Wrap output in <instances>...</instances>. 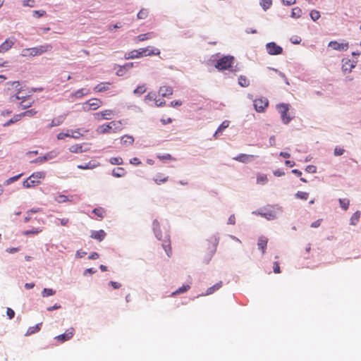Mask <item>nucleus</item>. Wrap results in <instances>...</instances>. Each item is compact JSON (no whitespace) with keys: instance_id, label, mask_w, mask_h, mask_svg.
I'll return each mask as SVG.
<instances>
[{"instance_id":"nucleus-48","label":"nucleus","mask_w":361,"mask_h":361,"mask_svg":"<svg viewBox=\"0 0 361 361\" xmlns=\"http://www.w3.org/2000/svg\"><path fill=\"white\" fill-rule=\"evenodd\" d=\"M146 92V87H145V85H140L138 86L135 90H134V94H137V95H141L142 94H144L145 92Z\"/></svg>"},{"instance_id":"nucleus-9","label":"nucleus","mask_w":361,"mask_h":361,"mask_svg":"<svg viewBox=\"0 0 361 361\" xmlns=\"http://www.w3.org/2000/svg\"><path fill=\"white\" fill-rule=\"evenodd\" d=\"M267 51L270 55L281 54L283 51L281 47L277 45L275 42H269L266 45Z\"/></svg>"},{"instance_id":"nucleus-29","label":"nucleus","mask_w":361,"mask_h":361,"mask_svg":"<svg viewBox=\"0 0 361 361\" xmlns=\"http://www.w3.org/2000/svg\"><path fill=\"white\" fill-rule=\"evenodd\" d=\"M154 36L153 32H147L145 34H141L136 37L138 42H143L145 40L152 38Z\"/></svg>"},{"instance_id":"nucleus-20","label":"nucleus","mask_w":361,"mask_h":361,"mask_svg":"<svg viewBox=\"0 0 361 361\" xmlns=\"http://www.w3.org/2000/svg\"><path fill=\"white\" fill-rule=\"evenodd\" d=\"M267 243H268L267 238L265 237H260L258 239L257 246H258V248L262 251V254H264L265 252Z\"/></svg>"},{"instance_id":"nucleus-5","label":"nucleus","mask_w":361,"mask_h":361,"mask_svg":"<svg viewBox=\"0 0 361 361\" xmlns=\"http://www.w3.org/2000/svg\"><path fill=\"white\" fill-rule=\"evenodd\" d=\"M102 105V102L97 98H92L82 104V109L84 111L96 110Z\"/></svg>"},{"instance_id":"nucleus-43","label":"nucleus","mask_w":361,"mask_h":361,"mask_svg":"<svg viewBox=\"0 0 361 361\" xmlns=\"http://www.w3.org/2000/svg\"><path fill=\"white\" fill-rule=\"evenodd\" d=\"M37 111H36L35 109H30V110L25 111L20 114L21 116V118L25 117V116L32 117V116H35L37 114Z\"/></svg>"},{"instance_id":"nucleus-6","label":"nucleus","mask_w":361,"mask_h":361,"mask_svg":"<svg viewBox=\"0 0 361 361\" xmlns=\"http://www.w3.org/2000/svg\"><path fill=\"white\" fill-rule=\"evenodd\" d=\"M290 105L288 104H279L276 106V108L281 114V119L283 123L288 124L291 118L288 115Z\"/></svg>"},{"instance_id":"nucleus-63","label":"nucleus","mask_w":361,"mask_h":361,"mask_svg":"<svg viewBox=\"0 0 361 361\" xmlns=\"http://www.w3.org/2000/svg\"><path fill=\"white\" fill-rule=\"evenodd\" d=\"M344 152V149L340 147H336L334 149V154L336 156H340L342 155Z\"/></svg>"},{"instance_id":"nucleus-50","label":"nucleus","mask_w":361,"mask_h":361,"mask_svg":"<svg viewBox=\"0 0 361 361\" xmlns=\"http://www.w3.org/2000/svg\"><path fill=\"white\" fill-rule=\"evenodd\" d=\"M310 18H312V20L314 21H316L317 20H318L319 18H320V13L317 10H312L310 12Z\"/></svg>"},{"instance_id":"nucleus-60","label":"nucleus","mask_w":361,"mask_h":361,"mask_svg":"<svg viewBox=\"0 0 361 361\" xmlns=\"http://www.w3.org/2000/svg\"><path fill=\"white\" fill-rule=\"evenodd\" d=\"M33 14L34 16H36L37 18H40L46 14V11L43 10L34 11Z\"/></svg>"},{"instance_id":"nucleus-35","label":"nucleus","mask_w":361,"mask_h":361,"mask_svg":"<svg viewBox=\"0 0 361 361\" xmlns=\"http://www.w3.org/2000/svg\"><path fill=\"white\" fill-rule=\"evenodd\" d=\"M152 226L154 232L155 233L157 238L159 239L161 235L159 223L158 222L157 220H154L153 221Z\"/></svg>"},{"instance_id":"nucleus-62","label":"nucleus","mask_w":361,"mask_h":361,"mask_svg":"<svg viewBox=\"0 0 361 361\" xmlns=\"http://www.w3.org/2000/svg\"><path fill=\"white\" fill-rule=\"evenodd\" d=\"M109 285L111 286L114 289H118L121 287V284L120 283L112 281L109 282Z\"/></svg>"},{"instance_id":"nucleus-18","label":"nucleus","mask_w":361,"mask_h":361,"mask_svg":"<svg viewBox=\"0 0 361 361\" xmlns=\"http://www.w3.org/2000/svg\"><path fill=\"white\" fill-rule=\"evenodd\" d=\"M343 61L342 69L345 73L351 72L352 69L355 67V63L352 62L350 59L343 60Z\"/></svg>"},{"instance_id":"nucleus-26","label":"nucleus","mask_w":361,"mask_h":361,"mask_svg":"<svg viewBox=\"0 0 361 361\" xmlns=\"http://www.w3.org/2000/svg\"><path fill=\"white\" fill-rule=\"evenodd\" d=\"M229 126V121H224L222 122V123L219 126L216 131L215 132L214 137H217V135L219 133H221L224 129L228 128Z\"/></svg>"},{"instance_id":"nucleus-28","label":"nucleus","mask_w":361,"mask_h":361,"mask_svg":"<svg viewBox=\"0 0 361 361\" xmlns=\"http://www.w3.org/2000/svg\"><path fill=\"white\" fill-rule=\"evenodd\" d=\"M109 82L99 83L94 87V90L97 92H104L109 89Z\"/></svg>"},{"instance_id":"nucleus-52","label":"nucleus","mask_w":361,"mask_h":361,"mask_svg":"<svg viewBox=\"0 0 361 361\" xmlns=\"http://www.w3.org/2000/svg\"><path fill=\"white\" fill-rule=\"evenodd\" d=\"M51 159V156L49 154L44 155V157H39L35 159V162L42 163L49 159Z\"/></svg>"},{"instance_id":"nucleus-15","label":"nucleus","mask_w":361,"mask_h":361,"mask_svg":"<svg viewBox=\"0 0 361 361\" xmlns=\"http://www.w3.org/2000/svg\"><path fill=\"white\" fill-rule=\"evenodd\" d=\"M15 39L13 38H8L0 45V53H4L9 50L14 44Z\"/></svg>"},{"instance_id":"nucleus-37","label":"nucleus","mask_w":361,"mask_h":361,"mask_svg":"<svg viewBox=\"0 0 361 361\" xmlns=\"http://www.w3.org/2000/svg\"><path fill=\"white\" fill-rule=\"evenodd\" d=\"M190 286L189 285H183L181 287H180L178 289H177L176 291L172 293V295H176L177 294L183 293L186 291H188L190 289Z\"/></svg>"},{"instance_id":"nucleus-38","label":"nucleus","mask_w":361,"mask_h":361,"mask_svg":"<svg viewBox=\"0 0 361 361\" xmlns=\"http://www.w3.org/2000/svg\"><path fill=\"white\" fill-rule=\"evenodd\" d=\"M21 119L20 114H16L13 116L10 120H8L6 123L4 124V126H8Z\"/></svg>"},{"instance_id":"nucleus-2","label":"nucleus","mask_w":361,"mask_h":361,"mask_svg":"<svg viewBox=\"0 0 361 361\" xmlns=\"http://www.w3.org/2000/svg\"><path fill=\"white\" fill-rule=\"evenodd\" d=\"M123 123L121 121H113L106 125L99 126L98 131L102 134L110 133L111 130L113 133H117L123 129Z\"/></svg>"},{"instance_id":"nucleus-10","label":"nucleus","mask_w":361,"mask_h":361,"mask_svg":"<svg viewBox=\"0 0 361 361\" xmlns=\"http://www.w3.org/2000/svg\"><path fill=\"white\" fill-rule=\"evenodd\" d=\"M113 116L114 111L111 109H106L94 114V118L99 121L102 119H111Z\"/></svg>"},{"instance_id":"nucleus-64","label":"nucleus","mask_w":361,"mask_h":361,"mask_svg":"<svg viewBox=\"0 0 361 361\" xmlns=\"http://www.w3.org/2000/svg\"><path fill=\"white\" fill-rule=\"evenodd\" d=\"M145 100H156L155 99V94L152 92L148 93L145 96Z\"/></svg>"},{"instance_id":"nucleus-56","label":"nucleus","mask_w":361,"mask_h":361,"mask_svg":"<svg viewBox=\"0 0 361 361\" xmlns=\"http://www.w3.org/2000/svg\"><path fill=\"white\" fill-rule=\"evenodd\" d=\"M305 171L307 173H314L317 172V167L313 165H309L306 167Z\"/></svg>"},{"instance_id":"nucleus-4","label":"nucleus","mask_w":361,"mask_h":361,"mask_svg":"<svg viewBox=\"0 0 361 361\" xmlns=\"http://www.w3.org/2000/svg\"><path fill=\"white\" fill-rule=\"evenodd\" d=\"M233 56H224L216 61L215 64V68H217L219 71L227 70L233 66Z\"/></svg>"},{"instance_id":"nucleus-11","label":"nucleus","mask_w":361,"mask_h":361,"mask_svg":"<svg viewBox=\"0 0 361 361\" xmlns=\"http://www.w3.org/2000/svg\"><path fill=\"white\" fill-rule=\"evenodd\" d=\"M8 85H11L14 87L16 90L18 91L17 93L10 97V102H14L16 100H19L23 99L21 97L19 96V93L21 90L20 83L18 81H13V82H9L7 83Z\"/></svg>"},{"instance_id":"nucleus-16","label":"nucleus","mask_w":361,"mask_h":361,"mask_svg":"<svg viewBox=\"0 0 361 361\" xmlns=\"http://www.w3.org/2000/svg\"><path fill=\"white\" fill-rule=\"evenodd\" d=\"M66 115H60L57 117H55L51 122V123L47 126L48 128H51L53 127H56L61 125L66 119Z\"/></svg>"},{"instance_id":"nucleus-21","label":"nucleus","mask_w":361,"mask_h":361,"mask_svg":"<svg viewBox=\"0 0 361 361\" xmlns=\"http://www.w3.org/2000/svg\"><path fill=\"white\" fill-rule=\"evenodd\" d=\"M140 57H142L141 53H140V49H134V50L127 53L125 55L126 59H137V58H140Z\"/></svg>"},{"instance_id":"nucleus-44","label":"nucleus","mask_w":361,"mask_h":361,"mask_svg":"<svg viewBox=\"0 0 361 361\" xmlns=\"http://www.w3.org/2000/svg\"><path fill=\"white\" fill-rule=\"evenodd\" d=\"M149 12L146 8H142L137 13V17L138 19H145L148 16Z\"/></svg>"},{"instance_id":"nucleus-36","label":"nucleus","mask_w":361,"mask_h":361,"mask_svg":"<svg viewBox=\"0 0 361 361\" xmlns=\"http://www.w3.org/2000/svg\"><path fill=\"white\" fill-rule=\"evenodd\" d=\"M268 178L265 174H257V183L264 185L267 183Z\"/></svg>"},{"instance_id":"nucleus-39","label":"nucleus","mask_w":361,"mask_h":361,"mask_svg":"<svg viewBox=\"0 0 361 361\" xmlns=\"http://www.w3.org/2000/svg\"><path fill=\"white\" fill-rule=\"evenodd\" d=\"M81 128H78L76 130H71L70 132L71 133V137H73L74 139H79L82 136V134L81 133Z\"/></svg>"},{"instance_id":"nucleus-49","label":"nucleus","mask_w":361,"mask_h":361,"mask_svg":"<svg viewBox=\"0 0 361 361\" xmlns=\"http://www.w3.org/2000/svg\"><path fill=\"white\" fill-rule=\"evenodd\" d=\"M295 196H296V197H298L299 199H301V200H306L308 199L309 194L307 192H306L298 191L295 194Z\"/></svg>"},{"instance_id":"nucleus-55","label":"nucleus","mask_w":361,"mask_h":361,"mask_svg":"<svg viewBox=\"0 0 361 361\" xmlns=\"http://www.w3.org/2000/svg\"><path fill=\"white\" fill-rule=\"evenodd\" d=\"M96 166L95 164H92L91 162H89L87 164L85 165H78V168L80 169H94Z\"/></svg>"},{"instance_id":"nucleus-25","label":"nucleus","mask_w":361,"mask_h":361,"mask_svg":"<svg viewBox=\"0 0 361 361\" xmlns=\"http://www.w3.org/2000/svg\"><path fill=\"white\" fill-rule=\"evenodd\" d=\"M126 170L122 167H117L112 171L113 176L117 178L123 177L126 175Z\"/></svg>"},{"instance_id":"nucleus-30","label":"nucleus","mask_w":361,"mask_h":361,"mask_svg":"<svg viewBox=\"0 0 361 361\" xmlns=\"http://www.w3.org/2000/svg\"><path fill=\"white\" fill-rule=\"evenodd\" d=\"M222 286V282L219 281L212 286V287H209L206 292L205 295H211L214 293L216 290H219Z\"/></svg>"},{"instance_id":"nucleus-32","label":"nucleus","mask_w":361,"mask_h":361,"mask_svg":"<svg viewBox=\"0 0 361 361\" xmlns=\"http://www.w3.org/2000/svg\"><path fill=\"white\" fill-rule=\"evenodd\" d=\"M92 213H94L99 219H102L104 216L105 209L102 207H97L93 209Z\"/></svg>"},{"instance_id":"nucleus-46","label":"nucleus","mask_w":361,"mask_h":361,"mask_svg":"<svg viewBox=\"0 0 361 361\" xmlns=\"http://www.w3.org/2000/svg\"><path fill=\"white\" fill-rule=\"evenodd\" d=\"M260 5L263 8L264 10H267L272 5L271 0H261Z\"/></svg>"},{"instance_id":"nucleus-58","label":"nucleus","mask_w":361,"mask_h":361,"mask_svg":"<svg viewBox=\"0 0 361 361\" xmlns=\"http://www.w3.org/2000/svg\"><path fill=\"white\" fill-rule=\"evenodd\" d=\"M23 5L24 6L33 7L35 5V0H24L23 1Z\"/></svg>"},{"instance_id":"nucleus-47","label":"nucleus","mask_w":361,"mask_h":361,"mask_svg":"<svg viewBox=\"0 0 361 361\" xmlns=\"http://www.w3.org/2000/svg\"><path fill=\"white\" fill-rule=\"evenodd\" d=\"M109 162L113 165H121L123 164V159L121 157H111Z\"/></svg>"},{"instance_id":"nucleus-7","label":"nucleus","mask_w":361,"mask_h":361,"mask_svg":"<svg viewBox=\"0 0 361 361\" xmlns=\"http://www.w3.org/2000/svg\"><path fill=\"white\" fill-rule=\"evenodd\" d=\"M253 102L256 111L259 113L264 112L269 106V101L265 97L257 98Z\"/></svg>"},{"instance_id":"nucleus-42","label":"nucleus","mask_w":361,"mask_h":361,"mask_svg":"<svg viewBox=\"0 0 361 361\" xmlns=\"http://www.w3.org/2000/svg\"><path fill=\"white\" fill-rule=\"evenodd\" d=\"M339 204L342 209L344 210H347L348 209L350 201L348 199H339Z\"/></svg>"},{"instance_id":"nucleus-61","label":"nucleus","mask_w":361,"mask_h":361,"mask_svg":"<svg viewBox=\"0 0 361 361\" xmlns=\"http://www.w3.org/2000/svg\"><path fill=\"white\" fill-rule=\"evenodd\" d=\"M273 269L275 274H279L281 272L279 263L278 262H274Z\"/></svg>"},{"instance_id":"nucleus-41","label":"nucleus","mask_w":361,"mask_h":361,"mask_svg":"<svg viewBox=\"0 0 361 361\" xmlns=\"http://www.w3.org/2000/svg\"><path fill=\"white\" fill-rule=\"evenodd\" d=\"M55 201L58 203H64L71 201V200L66 195H59L55 197Z\"/></svg>"},{"instance_id":"nucleus-27","label":"nucleus","mask_w":361,"mask_h":361,"mask_svg":"<svg viewBox=\"0 0 361 361\" xmlns=\"http://www.w3.org/2000/svg\"><path fill=\"white\" fill-rule=\"evenodd\" d=\"M42 323L37 324L34 326H30L27 330V332L25 333V336H30L31 334H33L35 333L38 332L40 330Z\"/></svg>"},{"instance_id":"nucleus-57","label":"nucleus","mask_w":361,"mask_h":361,"mask_svg":"<svg viewBox=\"0 0 361 361\" xmlns=\"http://www.w3.org/2000/svg\"><path fill=\"white\" fill-rule=\"evenodd\" d=\"M66 137H71V135H69V131L67 133H60L57 135L58 140H64Z\"/></svg>"},{"instance_id":"nucleus-17","label":"nucleus","mask_w":361,"mask_h":361,"mask_svg":"<svg viewBox=\"0 0 361 361\" xmlns=\"http://www.w3.org/2000/svg\"><path fill=\"white\" fill-rule=\"evenodd\" d=\"M106 236V233L104 230L99 231H93L91 232L90 237L93 239L97 240L99 241H102L104 239Z\"/></svg>"},{"instance_id":"nucleus-12","label":"nucleus","mask_w":361,"mask_h":361,"mask_svg":"<svg viewBox=\"0 0 361 361\" xmlns=\"http://www.w3.org/2000/svg\"><path fill=\"white\" fill-rule=\"evenodd\" d=\"M140 49L141 56H158L160 54V51L156 48H152L151 47H147L145 48H142Z\"/></svg>"},{"instance_id":"nucleus-13","label":"nucleus","mask_w":361,"mask_h":361,"mask_svg":"<svg viewBox=\"0 0 361 361\" xmlns=\"http://www.w3.org/2000/svg\"><path fill=\"white\" fill-rule=\"evenodd\" d=\"M256 156L252 154H240L238 156L234 157L233 159L241 163L246 164L250 162Z\"/></svg>"},{"instance_id":"nucleus-22","label":"nucleus","mask_w":361,"mask_h":361,"mask_svg":"<svg viewBox=\"0 0 361 361\" xmlns=\"http://www.w3.org/2000/svg\"><path fill=\"white\" fill-rule=\"evenodd\" d=\"M69 151L72 153H82L83 152H87V149H83L82 145L75 144V145H71L69 147Z\"/></svg>"},{"instance_id":"nucleus-34","label":"nucleus","mask_w":361,"mask_h":361,"mask_svg":"<svg viewBox=\"0 0 361 361\" xmlns=\"http://www.w3.org/2000/svg\"><path fill=\"white\" fill-rule=\"evenodd\" d=\"M360 218V212L357 211L355 212L350 219V225H356L359 221Z\"/></svg>"},{"instance_id":"nucleus-54","label":"nucleus","mask_w":361,"mask_h":361,"mask_svg":"<svg viewBox=\"0 0 361 361\" xmlns=\"http://www.w3.org/2000/svg\"><path fill=\"white\" fill-rule=\"evenodd\" d=\"M42 229L40 228H32L31 230H27L24 231V234L26 235H30V234H38L40 232H42Z\"/></svg>"},{"instance_id":"nucleus-24","label":"nucleus","mask_w":361,"mask_h":361,"mask_svg":"<svg viewBox=\"0 0 361 361\" xmlns=\"http://www.w3.org/2000/svg\"><path fill=\"white\" fill-rule=\"evenodd\" d=\"M33 103H34L33 100H31L30 99H26L25 97L24 99H23L22 102H20L19 103V106H20V107H21L22 109H26L30 107Z\"/></svg>"},{"instance_id":"nucleus-59","label":"nucleus","mask_w":361,"mask_h":361,"mask_svg":"<svg viewBox=\"0 0 361 361\" xmlns=\"http://www.w3.org/2000/svg\"><path fill=\"white\" fill-rule=\"evenodd\" d=\"M157 157H158L160 160H163V161H165V160H172V159H173L172 158L171 155V154H164V155H161V156L159 155Z\"/></svg>"},{"instance_id":"nucleus-33","label":"nucleus","mask_w":361,"mask_h":361,"mask_svg":"<svg viewBox=\"0 0 361 361\" xmlns=\"http://www.w3.org/2000/svg\"><path fill=\"white\" fill-rule=\"evenodd\" d=\"M238 84L243 87H247L250 85V81L245 76L240 75L238 78Z\"/></svg>"},{"instance_id":"nucleus-53","label":"nucleus","mask_w":361,"mask_h":361,"mask_svg":"<svg viewBox=\"0 0 361 361\" xmlns=\"http://www.w3.org/2000/svg\"><path fill=\"white\" fill-rule=\"evenodd\" d=\"M164 249L165 250L167 255L169 257L171 255V247L169 242L165 241L164 244H163Z\"/></svg>"},{"instance_id":"nucleus-3","label":"nucleus","mask_w":361,"mask_h":361,"mask_svg":"<svg viewBox=\"0 0 361 361\" xmlns=\"http://www.w3.org/2000/svg\"><path fill=\"white\" fill-rule=\"evenodd\" d=\"M46 173L44 171L33 173L30 177L23 181V185L27 188L35 187L40 183L41 180L44 179Z\"/></svg>"},{"instance_id":"nucleus-1","label":"nucleus","mask_w":361,"mask_h":361,"mask_svg":"<svg viewBox=\"0 0 361 361\" xmlns=\"http://www.w3.org/2000/svg\"><path fill=\"white\" fill-rule=\"evenodd\" d=\"M51 49L52 46L50 44H45L35 47L24 49L21 55L25 57L39 56L51 51Z\"/></svg>"},{"instance_id":"nucleus-51","label":"nucleus","mask_w":361,"mask_h":361,"mask_svg":"<svg viewBox=\"0 0 361 361\" xmlns=\"http://www.w3.org/2000/svg\"><path fill=\"white\" fill-rule=\"evenodd\" d=\"M302 14V11L300 8L295 7L293 8L291 16L295 18H300Z\"/></svg>"},{"instance_id":"nucleus-14","label":"nucleus","mask_w":361,"mask_h":361,"mask_svg":"<svg viewBox=\"0 0 361 361\" xmlns=\"http://www.w3.org/2000/svg\"><path fill=\"white\" fill-rule=\"evenodd\" d=\"M329 47L334 50L345 51L348 48V43H340L336 41H331L329 43Z\"/></svg>"},{"instance_id":"nucleus-31","label":"nucleus","mask_w":361,"mask_h":361,"mask_svg":"<svg viewBox=\"0 0 361 361\" xmlns=\"http://www.w3.org/2000/svg\"><path fill=\"white\" fill-rule=\"evenodd\" d=\"M169 180V176H164L161 174H158L155 178H154V181L157 184L160 185L161 183H164Z\"/></svg>"},{"instance_id":"nucleus-8","label":"nucleus","mask_w":361,"mask_h":361,"mask_svg":"<svg viewBox=\"0 0 361 361\" xmlns=\"http://www.w3.org/2000/svg\"><path fill=\"white\" fill-rule=\"evenodd\" d=\"M75 334V329L73 327L68 329L65 333L59 335L55 337V339L60 341L61 343H63L65 341H69Z\"/></svg>"},{"instance_id":"nucleus-40","label":"nucleus","mask_w":361,"mask_h":361,"mask_svg":"<svg viewBox=\"0 0 361 361\" xmlns=\"http://www.w3.org/2000/svg\"><path fill=\"white\" fill-rule=\"evenodd\" d=\"M89 93V90L85 88H82L74 92L73 95L75 97H81L84 95H87Z\"/></svg>"},{"instance_id":"nucleus-19","label":"nucleus","mask_w":361,"mask_h":361,"mask_svg":"<svg viewBox=\"0 0 361 361\" xmlns=\"http://www.w3.org/2000/svg\"><path fill=\"white\" fill-rule=\"evenodd\" d=\"M159 93L162 97H169L173 94V89L169 86H163L159 88Z\"/></svg>"},{"instance_id":"nucleus-45","label":"nucleus","mask_w":361,"mask_h":361,"mask_svg":"<svg viewBox=\"0 0 361 361\" xmlns=\"http://www.w3.org/2000/svg\"><path fill=\"white\" fill-rule=\"evenodd\" d=\"M55 293H56L55 290H54L51 288H44V290L42 292V297L45 298V297L53 295L55 294Z\"/></svg>"},{"instance_id":"nucleus-23","label":"nucleus","mask_w":361,"mask_h":361,"mask_svg":"<svg viewBox=\"0 0 361 361\" xmlns=\"http://www.w3.org/2000/svg\"><path fill=\"white\" fill-rule=\"evenodd\" d=\"M121 141L123 145H132L134 142V137L131 135H125L121 137Z\"/></svg>"}]
</instances>
